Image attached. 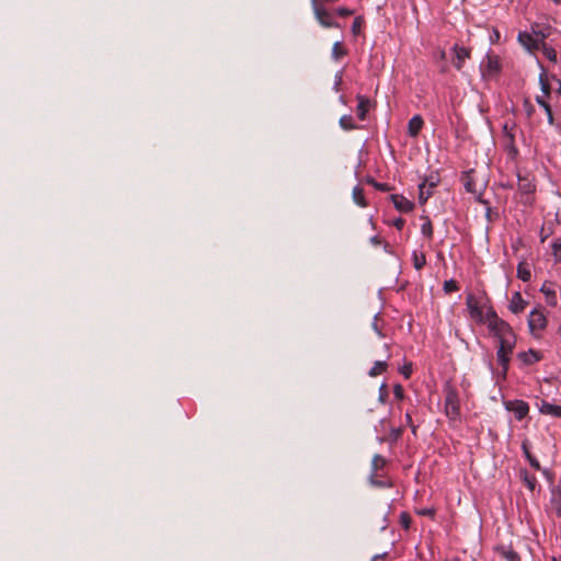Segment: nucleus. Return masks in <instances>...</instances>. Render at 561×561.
<instances>
[{
  "instance_id": "7",
  "label": "nucleus",
  "mask_w": 561,
  "mask_h": 561,
  "mask_svg": "<svg viewBox=\"0 0 561 561\" xmlns=\"http://www.w3.org/2000/svg\"><path fill=\"white\" fill-rule=\"evenodd\" d=\"M445 410L448 417L456 420L459 416L460 407L457 393L449 391L445 398Z\"/></svg>"
},
{
  "instance_id": "29",
  "label": "nucleus",
  "mask_w": 561,
  "mask_h": 561,
  "mask_svg": "<svg viewBox=\"0 0 561 561\" xmlns=\"http://www.w3.org/2000/svg\"><path fill=\"white\" fill-rule=\"evenodd\" d=\"M504 130L506 131V137H507V145H506V148L508 150V154L512 157V158H515V156L517 154V148L515 147V144H514V135L512 133H508L507 131V125L504 126Z\"/></svg>"
},
{
  "instance_id": "24",
  "label": "nucleus",
  "mask_w": 561,
  "mask_h": 561,
  "mask_svg": "<svg viewBox=\"0 0 561 561\" xmlns=\"http://www.w3.org/2000/svg\"><path fill=\"white\" fill-rule=\"evenodd\" d=\"M536 102L543 108V111L547 114L549 124L552 125L554 122V118H553V113H552L550 104L548 102H546L542 96H539V95L536 96Z\"/></svg>"
},
{
  "instance_id": "45",
  "label": "nucleus",
  "mask_w": 561,
  "mask_h": 561,
  "mask_svg": "<svg viewBox=\"0 0 561 561\" xmlns=\"http://www.w3.org/2000/svg\"><path fill=\"white\" fill-rule=\"evenodd\" d=\"M392 225L398 229V230H401L403 229L404 225H405V220L401 217L397 218L393 220Z\"/></svg>"
},
{
  "instance_id": "14",
  "label": "nucleus",
  "mask_w": 561,
  "mask_h": 561,
  "mask_svg": "<svg viewBox=\"0 0 561 561\" xmlns=\"http://www.w3.org/2000/svg\"><path fill=\"white\" fill-rule=\"evenodd\" d=\"M424 121L420 115H414L408 123V133L411 137H416L423 128Z\"/></svg>"
},
{
  "instance_id": "6",
  "label": "nucleus",
  "mask_w": 561,
  "mask_h": 561,
  "mask_svg": "<svg viewBox=\"0 0 561 561\" xmlns=\"http://www.w3.org/2000/svg\"><path fill=\"white\" fill-rule=\"evenodd\" d=\"M312 5L316 18L323 27H339V24L332 20L331 14L323 7L319 5L317 0H312Z\"/></svg>"
},
{
  "instance_id": "52",
  "label": "nucleus",
  "mask_w": 561,
  "mask_h": 561,
  "mask_svg": "<svg viewBox=\"0 0 561 561\" xmlns=\"http://www.w3.org/2000/svg\"><path fill=\"white\" fill-rule=\"evenodd\" d=\"M370 242H371L373 244H375V245H378V244L380 243V240H379V238H378V237H373V238H370Z\"/></svg>"
},
{
  "instance_id": "55",
  "label": "nucleus",
  "mask_w": 561,
  "mask_h": 561,
  "mask_svg": "<svg viewBox=\"0 0 561 561\" xmlns=\"http://www.w3.org/2000/svg\"><path fill=\"white\" fill-rule=\"evenodd\" d=\"M401 433H402V428H398L397 431H394L396 436L401 435Z\"/></svg>"
},
{
  "instance_id": "47",
  "label": "nucleus",
  "mask_w": 561,
  "mask_h": 561,
  "mask_svg": "<svg viewBox=\"0 0 561 561\" xmlns=\"http://www.w3.org/2000/svg\"><path fill=\"white\" fill-rule=\"evenodd\" d=\"M360 28V20L359 18H356L353 22V25H352V31L354 34H356Z\"/></svg>"
},
{
  "instance_id": "37",
  "label": "nucleus",
  "mask_w": 561,
  "mask_h": 561,
  "mask_svg": "<svg viewBox=\"0 0 561 561\" xmlns=\"http://www.w3.org/2000/svg\"><path fill=\"white\" fill-rule=\"evenodd\" d=\"M422 183H426L427 190L433 191V188L436 187L437 184L439 183V178L438 175L432 174L427 176Z\"/></svg>"
},
{
  "instance_id": "40",
  "label": "nucleus",
  "mask_w": 561,
  "mask_h": 561,
  "mask_svg": "<svg viewBox=\"0 0 561 561\" xmlns=\"http://www.w3.org/2000/svg\"><path fill=\"white\" fill-rule=\"evenodd\" d=\"M416 513L421 516H428L431 518H434L436 511L433 507H424V508L417 510Z\"/></svg>"
},
{
  "instance_id": "21",
  "label": "nucleus",
  "mask_w": 561,
  "mask_h": 561,
  "mask_svg": "<svg viewBox=\"0 0 561 561\" xmlns=\"http://www.w3.org/2000/svg\"><path fill=\"white\" fill-rule=\"evenodd\" d=\"M353 201L356 205L360 207H366L367 203L364 196V190L360 186H355L353 188Z\"/></svg>"
},
{
  "instance_id": "46",
  "label": "nucleus",
  "mask_w": 561,
  "mask_h": 561,
  "mask_svg": "<svg viewBox=\"0 0 561 561\" xmlns=\"http://www.w3.org/2000/svg\"><path fill=\"white\" fill-rule=\"evenodd\" d=\"M336 13L340 15V16H348L351 14H353V11L350 10V9H346V8H340L336 10Z\"/></svg>"
},
{
  "instance_id": "51",
  "label": "nucleus",
  "mask_w": 561,
  "mask_h": 561,
  "mask_svg": "<svg viewBox=\"0 0 561 561\" xmlns=\"http://www.w3.org/2000/svg\"><path fill=\"white\" fill-rule=\"evenodd\" d=\"M405 420H407L408 424H412V417L409 413L405 414ZM411 426H412L413 433H415V426H413V425H411Z\"/></svg>"
},
{
  "instance_id": "58",
  "label": "nucleus",
  "mask_w": 561,
  "mask_h": 561,
  "mask_svg": "<svg viewBox=\"0 0 561 561\" xmlns=\"http://www.w3.org/2000/svg\"><path fill=\"white\" fill-rule=\"evenodd\" d=\"M559 334H560V337H561V324H560V328H559Z\"/></svg>"
},
{
  "instance_id": "11",
  "label": "nucleus",
  "mask_w": 561,
  "mask_h": 561,
  "mask_svg": "<svg viewBox=\"0 0 561 561\" xmlns=\"http://www.w3.org/2000/svg\"><path fill=\"white\" fill-rule=\"evenodd\" d=\"M527 305H528V302L523 298L522 294L519 291H515L512 295L508 309L513 313L517 314V313L523 312Z\"/></svg>"
},
{
  "instance_id": "9",
  "label": "nucleus",
  "mask_w": 561,
  "mask_h": 561,
  "mask_svg": "<svg viewBox=\"0 0 561 561\" xmlns=\"http://www.w3.org/2000/svg\"><path fill=\"white\" fill-rule=\"evenodd\" d=\"M455 58L453 65L457 70H461L466 60L470 58V49L458 45L454 46Z\"/></svg>"
},
{
  "instance_id": "59",
  "label": "nucleus",
  "mask_w": 561,
  "mask_h": 561,
  "mask_svg": "<svg viewBox=\"0 0 561 561\" xmlns=\"http://www.w3.org/2000/svg\"><path fill=\"white\" fill-rule=\"evenodd\" d=\"M552 561H558V560L556 558H553Z\"/></svg>"
},
{
  "instance_id": "17",
  "label": "nucleus",
  "mask_w": 561,
  "mask_h": 561,
  "mask_svg": "<svg viewBox=\"0 0 561 561\" xmlns=\"http://www.w3.org/2000/svg\"><path fill=\"white\" fill-rule=\"evenodd\" d=\"M462 183L468 193L478 194L473 170H470L463 174Z\"/></svg>"
},
{
  "instance_id": "34",
  "label": "nucleus",
  "mask_w": 561,
  "mask_h": 561,
  "mask_svg": "<svg viewBox=\"0 0 561 561\" xmlns=\"http://www.w3.org/2000/svg\"><path fill=\"white\" fill-rule=\"evenodd\" d=\"M541 291L546 295L547 304L551 307H556L558 304L556 291L551 290L549 288H546V286H542Z\"/></svg>"
},
{
  "instance_id": "27",
  "label": "nucleus",
  "mask_w": 561,
  "mask_h": 561,
  "mask_svg": "<svg viewBox=\"0 0 561 561\" xmlns=\"http://www.w3.org/2000/svg\"><path fill=\"white\" fill-rule=\"evenodd\" d=\"M522 478L524 484L533 492L537 486V479L534 474L528 473L527 471L522 472Z\"/></svg>"
},
{
  "instance_id": "53",
  "label": "nucleus",
  "mask_w": 561,
  "mask_h": 561,
  "mask_svg": "<svg viewBox=\"0 0 561 561\" xmlns=\"http://www.w3.org/2000/svg\"><path fill=\"white\" fill-rule=\"evenodd\" d=\"M556 219L559 224H561V209H558L556 213Z\"/></svg>"
},
{
  "instance_id": "33",
  "label": "nucleus",
  "mask_w": 561,
  "mask_h": 561,
  "mask_svg": "<svg viewBox=\"0 0 561 561\" xmlns=\"http://www.w3.org/2000/svg\"><path fill=\"white\" fill-rule=\"evenodd\" d=\"M517 277L523 282H528L531 278L530 270L525 263H519L517 266Z\"/></svg>"
},
{
  "instance_id": "10",
  "label": "nucleus",
  "mask_w": 561,
  "mask_h": 561,
  "mask_svg": "<svg viewBox=\"0 0 561 561\" xmlns=\"http://www.w3.org/2000/svg\"><path fill=\"white\" fill-rule=\"evenodd\" d=\"M390 198L394 207L401 213H410L414 207L413 203L403 195L392 194Z\"/></svg>"
},
{
  "instance_id": "2",
  "label": "nucleus",
  "mask_w": 561,
  "mask_h": 561,
  "mask_svg": "<svg viewBox=\"0 0 561 561\" xmlns=\"http://www.w3.org/2000/svg\"><path fill=\"white\" fill-rule=\"evenodd\" d=\"M480 71L485 80L496 79L502 71L501 58L493 51H489L481 61Z\"/></svg>"
},
{
  "instance_id": "44",
  "label": "nucleus",
  "mask_w": 561,
  "mask_h": 561,
  "mask_svg": "<svg viewBox=\"0 0 561 561\" xmlns=\"http://www.w3.org/2000/svg\"><path fill=\"white\" fill-rule=\"evenodd\" d=\"M401 374L404 376L405 379H409L412 374V365H404L401 369Z\"/></svg>"
},
{
  "instance_id": "26",
  "label": "nucleus",
  "mask_w": 561,
  "mask_h": 561,
  "mask_svg": "<svg viewBox=\"0 0 561 561\" xmlns=\"http://www.w3.org/2000/svg\"><path fill=\"white\" fill-rule=\"evenodd\" d=\"M423 219H424V222L421 226V232L428 240H432L433 233H434L433 224L428 217H423Z\"/></svg>"
},
{
  "instance_id": "22",
  "label": "nucleus",
  "mask_w": 561,
  "mask_h": 561,
  "mask_svg": "<svg viewBox=\"0 0 561 561\" xmlns=\"http://www.w3.org/2000/svg\"><path fill=\"white\" fill-rule=\"evenodd\" d=\"M413 266L415 270H422L426 264V256L423 252L414 251L412 254Z\"/></svg>"
},
{
  "instance_id": "41",
  "label": "nucleus",
  "mask_w": 561,
  "mask_h": 561,
  "mask_svg": "<svg viewBox=\"0 0 561 561\" xmlns=\"http://www.w3.org/2000/svg\"><path fill=\"white\" fill-rule=\"evenodd\" d=\"M393 394L396 399L402 400L404 398V389L401 385L397 383L393 387Z\"/></svg>"
},
{
  "instance_id": "50",
  "label": "nucleus",
  "mask_w": 561,
  "mask_h": 561,
  "mask_svg": "<svg viewBox=\"0 0 561 561\" xmlns=\"http://www.w3.org/2000/svg\"><path fill=\"white\" fill-rule=\"evenodd\" d=\"M341 83H342V75L341 73H336V76H335V83H334V89L336 91L339 90V87H340Z\"/></svg>"
},
{
  "instance_id": "43",
  "label": "nucleus",
  "mask_w": 561,
  "mask_h": 561,
  "mask_svg": "<svg viewBox=\"0 0 561 561\" xmlns=\"http://www.w3.org/2000/svg\"><path fill=\"white\" fill-rule=\"evenodd\" d=\"M374 187L378 191H381V192H387V191H390V187L387 183H378L376 181H371Z\"/></svg>"
},
{
  "instance_id": "35",
  "label": "nucleus",
  "mask_w": 561,
  "mask_h": 561,
  "mask_svg": "<svg viewBox=\"0 0 561 561\" xmlns=\"http://www.w3.org/2000/svg\"><path fill=\"white\" fill-rule=\"evenodd\" d=\"M443 288L446 294H450V293L459 290V285L455 279H449L444 283Z\"/></svg>"
},
{
  "instance_id": "56",
  "label": "nucleus",
  "mask_w": 561,
  "mask_h": 561,
  "mask_svg": "<svg viewBox=\"0 0 561 561\" xmlns=\"http://www.w3.org/2000/svg\"><path fill=\"white\" fill-rule=\"evenodd\" d=\"M557 4L561 3V0H553Z\"/></svg>"
},
{
  "instance_id": "32",
  "label": "nucleus",
  "mask_w": 561,
  "mask_h": 561,
  "mask_svg": "<svg viewBox=\"0 0 561 561\" xmlns=\"http://www.w3.org/2000/svg\"><path fill=\"white\" fill-rule=\"evenodd\" d=\"M433 191L427 190L426 183H421L419 185V202L420 204H425L427 199L432 196Z\"/></svg>"
},
{
  "instance_id": "30",
  "label": "nucleus",
  "mask_w": 561,
  "mask_h": 561,
  "mask_svg": "<svg viewBox=\"0 0 561 561\" xmlns=\"http://www.w3.org/2000/svg\"><path fill=\"white\" fill-rule=\"evenodd\" d=\"M518 188L525 194H530L535 191V185L528 179L519 176Z\"/></svg>"
},
{
  "instance_id": "3",
  "label": "nucleus",
  "mask_w": 561,
  "mask_h": 561,
  "mask_svg": "<svg viewBox=\"0 0 561 561\" xmlns=\"http://www.w3.org/2000/svg\"><path fill=\"white\" fill-rule=\"evenodd\" d=\"M516 345V337L504 339L503 341H499V347L496 352L497 363L502 367V374L505 377L508 370V365L511 362V354Z\"/></svg>"
},
{
  "instance_id": "20",
  "label": "nucleus",
  "mask_w": 561,
  "mask_h": 561,
  "mask_svg": "<svg viewBox=\"0 0 561 561\" xmlns=\"http://www.w3.org/2000/svg\"><path fill=\"white\" fill-rule=\"evenodd\" d=\"M339 124H340L341 128L346 131L354 130V129L358 128V126L354 123V119L351 115L341 116Z\"/></svg>"
},
{
  "instance_id": "49",
  "label": "nucleus",
  "mask_w": 561,
  "mask_h": 561,
  "mask_svg": "<svg viewBox=\"0 0 561 561\" xmlns=\"http://www.w3.org/2000/svg\"><path fill=\"white\" fill-rule=\"evenodd\" d=\"M377 320H378V317L375 316V321L373 323V329L374 331L379 335V336H383L380 329L378 328V324H377Z\"/></svg>"
},
{
  "instance_id": "5",
  "label": "nucleus",
  "mask_w": 561,
  "mask_h": 561,
  "mask_svg": "<svg viewBox=\"0 0 561 561\" xmlns=\"http://www.w3.org/2000/svg\"><path fill=\"white\" fill-rule=\"evenodd\" d=\"M528 327L531 333L541 331L547 327V319L541 309H534L528 317Z\"/></svg>"
},
{
  "instance_id": "39",
  "label": "nucleus",
  "mask_w": 561,
  "mask_h": 561,
  "mask_svg": "<svg viewBox=\"0 0 561 561\" xmlns=\"http://www.w3.org/2000/svg\"><path fill=\"white\" fill-rule=\"evenodd\" d=\"M411 517L407 512L400 514V524L404 529H409L411 525Z\"/></svg>"
},
{
  "instance_id": "19",
  "label": "nucleus",
  "mask_w": 561,
  "mask_h": 561,
  "mask_svg": "<svg viewBox=\"0 0 561 561\" xmlns=\"http://www.w3.org/2000/svg\"><path fill=\"white\" fill-rule=\"evenodd\" d=\"M540 412L542 414L552 415L556 417H561V407L551 404L549 402L543 401L540 407Z\"/></svg>"
},
{
  "instance_id": "42",
  "label": "nucleus",
  "mask_w": 561,
  "mask_h": 561,
  "mask_svg": "<svg viewBox=\"0 0 561 561\" xmlns=\"http://www.w3.org/2000/svg\"><path fill=\"white\" fill-rule=\"evenodd\" d=\"M540 85H541L542 92L546 95H549L550 94V85H549L548 81L546 80L545 75L540 76Z\"/></svg>"
},
{
  "instance_id": "28",
  "label": "nucleus",
  "mask_w": 561,
  "mask_h": 561,
  "mask_svg": "<svg viewBox=\"0 0 561 561\" xmlns=\"http://www.w3.org/2000/svg\"><path fill=\"white\" fill-rule=\"evenodd\" d=\"M540 49L547 59H549L552 62H557L558 55H557V51L554 48H552L551 46H548L546 43H542V46H540Z\"/></svg>"
},
{
  "instance_id": "1",
  "label": "nucleus",
  "mask_w": 561,
  "mask_h": 561,
  "mask_svg": "<svg viewBox=\"0 0 561 561\" xmlns=\"http://www.w3.org/2000/svg\"><path fill=\"white\" fill-rule=\"evenodd\" d=\"M466 306L471 318L478 322L486 323L489 330L499 339V341L516 337L513 332V328L497 316L491 306L490 298L484 291L478 296L468 294L466 298Z\"/></svg>"
},
{
  "instance_id": "57",
  "label": "nucleus",
  "mask_w": 561,
  "mask_h": 561,
  "mask_svg": "<svg viewBox=\"0 0 561 561\" xmlns=\"http://www.w3.org/2000/svg\"><path fill=\"white\" fill-rule=\"evenodd\" d=\"M559 133L561 135V122H560V125H559Z\"/></svg>"
},
{
  "instance_id": "54",
  "label": "nucleus",
  "mask_w": 561,
  "mask_h": 561,
  "mask_svg": "<svg viewBox=\"0 0 561 561\" xmlns=\"http://www.w3.org/2000/svg\"><path fill=\"white\" fill-rule=\"evenodd\" d=\"M545 230H541V242H545V240L548 238V233L543 232Z\"/></svg>"
},
{
  "instance_id": "60",
  "label": "nucleus",
  "mask_w": 561,
  "mask_h": 561,
  "mask_svg": "<svg viewBox=\"0 0 561 561\" xmlns=\"http://www.w3.org/2000/svg\"><path fill=\"white\" fill-rule=\"evenodd\" d=\"M560 93H561V87H560Z\"/></svg>"
},
{
  "instance_id": "38",
  "label": "nucleus",
  "mask_w": 561,
  "mask_h": 561,
  "mask_svg": "<svg viewBox=\"0 0 561 561\" xmlns=\"http://www.w3.org/2000/svg\"><path fill=\"white\" fill-rule=\"evenodd\" d=\"M552 255L557 262L561 261V240H556L552 243Z\"/></svg>"
},
{
  "instance_id": "23",
  "label": "nucleus",
  "mask_w": 561,
  "mask_h": 561,
  "mask_svg": "<svg viewBox=\"0 0 561 561\" xmlns=\"http://www.w3.org/2000/svg\"><path fill=\"white\" fill-rule=\"evenodd\" d=\"M347 55V50L343 47L342 43L335 42L332 46V58L339 61Z\"/></svg>"
},
{
  "instance_id": "16",
  "label": "nucleus",
  "mask_w": 561,
  "mask_h": 561,
  "mask_svg": "<svg viewBox=\"0 0 561 561\" xmlns=\"http://www.w3.org/2000/svg\"><path fill=\"white\" fill-rule=\"evenodd\" d=\"M518 358L525 364V365H533L539 360H541L542 356L539 352L535 350H529L528 352H522L518 354Z\"/></svg>"
},
{
  "instance_id": "36",
  "label": "nucleus",
  "mask_w": 561,
  "mask_h": 561,
  "mask_svg": "<svg viewBox=\"0 0 561 561\" xmlns=\"http://www.w3.org/2000/svg\"><path fill=\"white\" fill-rule=\"evenodd\" d=\"M533 35L535 38H538L540 46H542V43H545V39L549 36V33L543 28L537 30V27H533Z\"/></svg>"
},
{
  "instance_id": "31",
  "label": "nucleus",
  "mask_w": 561,
  "mask_h": 561,
  "mask_svg": "<svg viewBox=\"0 0 561 561\" xmlns=\"http://www.w3.org/2000/svg\"><path fill=\"white\" fill-rule=\"evenodd\" d=\"M386 466V459L379 455L376 454L371 459V469L373 473L376 474L379 470H381Z\"/></svg>"
},
{
  "instance_id": "8",
  "label": "nucleus",
  "mask_w": 561,
  "mask_h": 561,
  "mask_svg": "<svg viewBox=\"0 0 561 561\" xmlns=\"http://www.w3.org/2000/svg\"><path fill=\"white\" fill-rule=\"evenodd\" d=\"M519 44L528 51L534 53L540 49V43L538 38L527 32H520L517 37Z\"/></svg>"
},
{
  "instance_id": "25",
  "label": "nucleus",
  "mask_w": 561,
  "mask_h": 561,
  "mask_svg": "<svg viewBox=\"0 0 561 561\" xmlns=\"http://www.w3.org/2000/svg\"><path fill=\"white\" fill-rule=\"evenodd\" d=\"M387 368H388V364L386 362L377 360V362H375L374 366L369 370L368 375L370 377H377V376L381 375L382 373H385L387 370Z\"/></svg>"
},
{
  "instance_id": "18",
  "label": "nucleus",
  "mask_w": 561,
  "mask_h": 561,
  "mask_svg": "<svg viewBox=\"0 0 561 561\" xmlns=\"http://www.w3.org/2000/svg\"><path fill=\"white\" fill-rule=\"evenodd\" d=\"M358 104L356 106V113L360 121H364L366 118V115L369 110V100L365 96L358 95L357 96Z\"/></svg>"
},
{
  "instance_id": "48",
  "label": "nucleus",
  "mask_w": 561,
  "mask_h": 561,
  "mask_svg": "<svg viewBox=\"0 0 561 561\" xmlns=\"http://www.w3.org/2000/svg\"><path fill=\"white\" fill-rule=\"evenodd\" d=\"M386 398H387V390H386V385H381L380 387V396H379V400L381 402H385L386 401Z\"/></svg>"
},
{
  "instance_id": "13",
  "label": "nucleus",
  "mask_w": 561,
  "mask_h": 561,
  "mask_svg": "<svg viewBox=\"0 0 561 561\" xmlns=\"http://www.w3.org/2000/svg\"><path fill=\"white\" fill-rule=\"evenodd\" d=\"M496 553L504 561H520L519 554L511 546H500L496 548Z\"/></svg>"
},
{
  "instance_id": "4",
  "label": "nucleus",
  "mask_w": 561,
  "mask_h": 561,
  "mask_svg": "<svg viewBox=\"0 0 561 561\" xmlns=\"http://www.w3.org/2000/svg\"><path fill=\"white\" fill-rule=\"evenodd\" d=\"M504 407L507 411L513 412L518 421L526 417L529 413V404L524 400H507L504 401Z\"/></svg>"
},
{
  "instance_id": "12",
  "label": "nucleus",
  "mask_w": 561,
  "mask_h": 561,
  "mask_svg": "<svg viewBox=\"0 0 561 561\" xmlns=\"http://www.w3.org/2000/svg\"><path fill=\"white\" fill-rule=\"evenodd\" d=\"M522 449H523V453L526 457V459L529 461L530 466L535 469V470H538V471H542V473L549 479L551 480V476L549 473L548 470H542L541 467H540V463L539 461L531 455L530 450H529V446H528V442L527 440H524L522 443Z\"/></svg>"
},
{
  "instance_id": "15",
  "label": "nucleus",
  "mask_w": 561,
  "mask_h": 561,
  "mask_svg": "<svg viewBox=\"0 0 561 561\" xmlns=\"http://www.w3.org/2000/svg\"><path fill=\"white\" fill-rule=\"evenodd\" d=\"M550 504L554 510L557 516L561 517V488L559 485H556L551 490Z\"/></svg>"
}]
</instances>
